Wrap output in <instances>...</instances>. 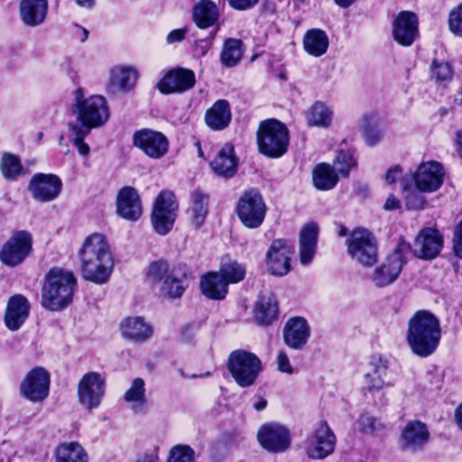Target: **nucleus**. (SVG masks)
Listing matches in <instances>:
<instances>
[{
  "label": "nucleus",
  "mask_w": 462,
  "mask_h": 462,
  "mask_svg": "<svg viewBox=\"0 0 462 462\" xmlns=\"http://www.w3.org/2000/svg\"><path fill=\"white\" fill-rule=\"evenodd\" d=\"M106 393V376L97 372L85 374L78 383L79 403L86 410L98 408Z\"/></svg>",
  "instance_id": "obj_12"
},
{
  "label": "nucleus",
  "mask_w": 462,
  "mask_h": 462,
  "mask_svg": "<svg viewBox=\"0 0 462 462\" xmlns=\"http://www.w3.org/2000/svg\"><path fill=\"white\" fill-rule=\"evenodd\" d=\"M242 54V42L231 38L225 42L220 60L224 66L231 68L238 63Z\"/></svg>",
  "instance_id": "obj_45"
},
{
  "label": "nucleus",
  "mask_w": 462,
  "mask_h": 462,
  "mask_svg": "<svg viewBox=\"0 0 462 462\" xmlns=\"http://www.w3.org/2000/svg\"><path fill=\"white\" fill-rule=\"evenodd\" d=\"M186 289L184 281L172 275L167 276L161 287V293L171 299L180 298Z\"/></svg>",
  "instance_id": "obj_50"
},
{
  "label": "nucleus",
  "mask_w": 462,
  "mask_h": 462,
  "mask_svg": "<svg viewBox=\"0 0 462 462\" xmlns=\"http://www.w3.org/2000/svg\"><path fill=\"white\" fill-rule=\"evenodd\" d=\"M266 204L256 189L245 190L239 198L236 212L241 223L247 228H258L266 216Z\"/></svg>",
  "instance_id": "obj_10"
},
{
  "label": "nucleus",
  "mask_w": 462,
  "mask_h": 462,
  "mask_svg": "<svg viewBox=\"0 0 462 462\" xmlns=\"http://www.w3.org/2000/svg\"><path fill=\"white\" fill-rule=\"evenodd\" d=\"M417 15L410 11H402L393 22L392 33L394 41L402 46H411L416 40L419 30Z\"/></svg>",
  "instance_id": "obj_20"
},
{
  "label": "nucleus",
  "mask_w": 462,
  "mask_h": 462,
  "mask_svg": "<svg viewBox=\"0 0 462 462\" xmlns=\"http://www.w3.org/2000/svg\"><path fill=\"white\" fill-rule=\"evenodd\" d=\"M73 113L80 123L79 128L89 133L91 129L104 125L109 119L110 112L106 99L101 95L85 97L82 88L74 93Z\"/></svg>",
  "instance_id": "obj_4"
},
{
  "label": "nucleus",
  "mask_w": 462,
  "mask_h": 462,
  "mask_svg": "<svg viewBox=\"0 0 462 462\" xmlns=\"http://www.w3.org/2000/svg\"><path fill=\"white\" fill-rule=\"evenodd\" d=\"M77 289L73 272L60 267L51 268L42 282V305L46 310L60 311L72 303Z\"/></svg>",
  "instance_id": "obj_3"
},
{
  "label": "nucleus",
  "mask_w": 462,
  "mask_h": 462,
  "mask_svg": "<svg viewBox=\"0 0 462 462\" xmlns=\"http://www.w3.org/2000/svg\"><path fill=\"white\" fill-rule=\"evenodd\" d=\"M334 166L337 173L347 177L350 171L356 167V160L350 150L339 151L334 160Z\"/></svg>",
  "instance_id": "obj_49"
},
{
  "label": "nucleus",
  "mask_w": 462,
  "mask_h": 462,
  "mask_svg": "<svg viewBox=\"0 0 462 462\" xmlns=\"http://www.w3.org/2000/svg\"><path fill=\"white\" fill-rule=\"evenodd\" d=\"M448 28L455 36L462 38V4L450 11Z\"/></svg>",
  "instance_id": "obj_54"
},
{
  "label": "nucleus",
  "mask_w": 462,
  "mask_h": 462,
  "mask_svg": "<svg viewBox=\"0 0 462 462\" xmlns=\"http://www.w3.org/2000/svg\"><path fill=\"white\" fill-rule=\"evenodd\" d=\"M441 337L439 319L428 310H418L410 319L406 332L408 346L413 354L427 357L435 352Z\"/></svg>",
  "instance_id": "obj_2"
},
{
  "label": "nucleus",
  "mask_w": 462,
  "mask_h": 462,
  "mask_svg": "<svg viewBox=\"0 0 462 462\" xmlns=\"http://www.w3.org/2000/svg\"><path fill=\"white\" fill-rule=\"evenodd\" d=\"M278 305L272 294L259 296L254 309V318L260 325H269L277 317Z\"/></svg>",
  "instance_id": "obj_37"
},
{
  "label": "nucleus",
  "mask_w": 462,
  "mask_h": 462,
  "mask_svg": "<svg viewBox=\"0 0 462 462\" xmlns=\"http://www.w3.org/2000/svg\"><path fill=\"white\" fill-rule=\"evenodd\" d=\"M0 171L7 180H16L23 172L20 158L8 152L2 153L0 158Z\"/></svg>",
  "instance_id": "obj_43"
},
{
  "label": "nucleus",
  "mask_w": 462,
  "mask_h": 462,
  "mask_svg": "<svg viewBox=\"0 0 462 462\" xmlns=\"http://www.w3.org/2000/svg\"><path fill=\"white\" fill-rule=\"evenodd\" d=\"M213 171L221 177L230 178L237 170V158L233 145L226 143L210 163Z\"/></svg>",
  "instance_id": "obj_32"
},
{
  "label": "nucleus",
  "mask_w": 462,
  "mask_h": 462,
  "mask_svg": "<svg viewBox=\"0 0 462 462\" xmlns=\"http://www.w3.org/2000/svg\"><path fill=\"white\" fill-rule=\"evenodd\" d=\"M212 48V40H199L195 43L194 52L197 56H205L208 51Z\"/></svg>",
  "instance_id": "obj_58"
},
{
  "label": "nucleus",
  "mask_w": 462,
  "mask_h": 462,
  "mask_svg": "<svg viewBox=\"0 0 462 462\" xmlns=\"http://www.w3.org/2000/svg\"><path fill=\"white\" fill-rule=\"evenodd\" d=\"M32 236L28 231H15L3 245L0 261L9 267L22 264L32 252Z\"/></svg>",
  "instance_id": "obj_11"
},
{
  "label": "nucleus",
  "mask_w": 462,
  "mask_h": 462,
  "mask_svg": "<svg viewBox=\"0 0 462 462\" xmlns=\"http://www.w3.org/2000/svg\"><path fill=\"white\" fill-rule=\"evenodd\" d=\"M71 130L74 134V144L78 149V152L82 156H88L89 153V146L83 142V138L88 134L85 133V129H81L79 126H72Z\"/></svg>",
  "instance_id": "obj_55"
},
{
  "label": "nucleus",
  "mask_w": 462,
  "mask_h": 462,
  "mask_svg": "<svg viewBox=\"0 0 462 462\" xmlns=\"http://www.w3.org/2000/svg\"><path fill=\"white\" fill-rule=\"evenodd\" d=\"M71 32H72V35L74 36V38L79 40L81 42H84L88 37V31L86 28L81 27L78 24H75L72 27Z\"/></svg>",
  "instance_id": "obj_63"
},
{
  "label": "nucleus",
  "mask_w": 462,
  "mask_h": 462,
  "mask_svg": "<svg viewBox=\"0 0 462 462\" xmlns=\"http://www.w3.org/2000/svg\"><path fill=\"white\" fill-rule=\"evenodd\" d=\"M294 253L293 245L287 240H274L266 254L268 272L275 276H283L291 271V259Z\"/></svg>",
  "instance_id": "obj_15"
},
{
  "label": "nucleus",
  "mask_w": 462,
  "mask_h": 462,
  "mask_svg": "<svg viewBox=\"0 0 462 462\" xmlns=\"http://www.w3.org/2000/svg\"><path fill=\"white\" fill-rule=\"evenodd\" d=\"M199 289L207 299L213 300H222L228 293L227 282L218 272L203 274L200 277Z\"/></svg>",
  "instance_id": "obj_30"
},
{
  "label": "nucleus",
  "mask_w": 462,
  "mask_h": 462,
  "mask_svg": "<svg viewBox=\"0 0 462 462\" xmlns=\"http://www.w3.org/2000/svg\"><path fill=\"white\" fill-rule=\"evenodd\" d=\"M81 277L96 284L106 283L114 271L115 258L106 236L101 233L88 236L78 251Z\"/></svg>",
  "instance_id": "obj_1"
},
{
  "label": "nucleus",
  "mask_w": 462,
  "mask_h": 462,
  "mask_svg": "<svg viewBox=\"0 0 462 462\" xmlns=\"http://www.w3.org/2000/svg\"><path fill=\"white\" fill-rule=\"evenodd\" d=\"M379 117L377 114L370 112L363 115L360 120L362 135L365 143L369 146L375 145L382 139L383 134L377 129Z\"/></svg>",
  "instance_id": "obj_41"
},
{
  "label": "nucleus",
  "mask_w": 462,
  "mask_h": 462,
  "mask_svg": "<svg viewBox=\"0 0 462 462\" xmlns=\"http://www.w3.org/2000/svg\"><path fill=\"white\" fill-rule=\"evenodd\" d=\"M132 142L134 147L154 160L164 157L170 148L167 136L152 128H141L135 131L132 136Z\"/></svg>",
  "instance_id": "obj_13"
},
{
  "label": "nucleus",
  "mask_w": 462,
  "mask_h": 462,
  "mask_svg": "<svg viewBox=\"0 0 462 462\" xmlns=\"http://www.w3.org/2000/svg\"><path fill=\"white\" fill-rule=\"evenodd\" d=\"M195 451L188 445H175L168 455L166 462H194Z\"/></svg>",
  "instance_id": "obj_52"
},
{
  "label": "nucleus",
  "mask_w": 462,
  "mask_h": 462,
  "mask_svg": "<svg viewBox=\"0 0 462 462\" xmlns=\"http://www.w3.org/2000/svg\"><path fill=\"white\" fill-rule=\"evenodd\" d=\"M47 10V0H22L20 4L21 19L28 26L41 24L46 17Z\"/></svg>",
  "instance_id": "obj_34"
},
{
  "label": "nucleus",
  "mask_w": 462,
  "mask_h": 462,
  "mask_svg": "<svg viewBox=\"0 0 462 462\" xmlns=\"http://www.w3.org/2000/svg\"><path fill=\"white\" fill-rule=\"evenodd\" d=\"M411 245L400 240L394 250L378 264L369 275V280L377 288H385L394 283L407 260L406 253L410 251Z\"/></svg>",
  "instance_id": "obj_5"
},
{
  "label": "nucleus",
  "mask_w": 462,
  "mask_h": 462,
  "mask_svg": "<svg viewBox=\"0 0 462 462\" xmlns=\"http://www.w3.org/2000/svg\"><path fill=\"white\" fill-rule=\"evenodd\" d=\"M56 460L57 462H88V456L80 444L69 442L57 448Z\"/></svg>",
  "instance_id": "obj_42"
},
{
  "label": "nucleus",
  "mask_w": 462,
  "mask_h": 462,
  "mask_svg": "<svg viewBox=\"0 0 462 462\" xmlns=\"http://www.w3.org/2000/svg\"><path fill=\"white\" fill-rule=\"evenodd\" d=\"M314 187L319 190L332 189L338 181L337 173L328 163H319L312 171Z\"/></svg>",
  "instance_id": "obj_40"
},
{
  "label": "nucleus",
  "mask_w": 462,
  "mask_h": 462,
  "mask_svg": "<svg viewBox=\"0 0 462 462\" xmlns=\"http://www.w3.org/2000/svg\"><path fill=\"white\" fill-rule=\"evenodd\" d=\"M402 176V171L399 166L390 168L385 174V180L389 184L396 182Z\"/></svg>",
  "instance_id": "obj_62"
},
{
  "label": "nucleus",
  "mask_w": 462,
  "mask_h": 462,
  "mask_svg": "<svg viewBox=\"0 0 462 462\" xmlns=\"http://www.w3.org/2000/svg\"><path fill=\"white\" fill-rule=\"evenodd\" d=\"M29 310L30 304L24 296L21 294L12 296L8 300L5 315L6 327L11 330H17L28 318Z\"/></svg>",
  "instance_id": "obj_28"
},
{
  "label": "nucleus",
  "mask_w": 462,
  "mask_h": 462,
  "mask_svg": "<svg viewBox=\"0 0 462 462\" xmlns=\"http://www.w3.org/2000/svg\"><path fill=\"white\" fill-rule=\"evenodd\" d=\"M219 17L217 5L211 0H200L192 11V19L200 29H208L217 23Z\"/></svg>",
  "instance_id": "obj_35"
},
{
  "label": "nucleus",
  "mask_w": 462,
  "mask_h": 462,
  "mask_svg": "<svg viewBox=\"0 0 462 462\" xmlns=\"http://www.w3.org/2000/svg\"><path fill=\"white\" fill-rule=\"evenodd\" d=\"M218 273L226 281L228 286L230 283H238L243 281L245 277L246 270L244 264L232 261L222 263Z\"/></svg>",
  "instance_id": "obj_46"
},
{
  "label": "nucleus",
  "mask_w": 462,
  "mask_h": 462,
  "mask_svg": "<svg viewBox=\"0 0 462 462\" xmlns=\"http://www.w3.org/2000/svg\"><path fill=\"white\" fill-rule=\"evenodd\" d=\"M346 245L347 254L353 261L364 266H373L378 259V247L374 235L365 228H355L348 236Z\"/></svg>",
  "instance_id": "obj_7"
},
{
  "label": "nucleus",
  "mask_w": 462,
  "mask_h": 462,
  "mask_svg": "<svg viewBox=\"0 0 462 462\" xmlns=\"http://www.w3.org/2000/svg\"><path fill=\"white\" fill-rule=\"evenodd\" d=\"M116 213L128 221H137L143 215V205L138 191L129 186L123 187L116 196Z\"/></svg>",
  "instance_id": "obj_25"
},
{
  "label": "nucleus",
  "mask_w": 462,
  "mask_h": 462,
  "mask_svg": "<svg viewBox=\"0 0 462 462\" xmlns=\"http://www.w3.org/2000/svg\"><path fill=\"white\" fill-rule=\"evenodd\" d=\"M124 400L127 404V408L133 413L143 415L149 408L148 400L146 398L145 383L142 378L134 379L128 389L124 394Z\"/></svg>",
  "instance_id": "obj_29"
},
{
  "label": "nucleus",
  "mask_w": 462,
  "mask_h": 462,
  "mask_svg": "<svg viewBox=\"0 0 462 462\" xmlns=\"http://www.w3.org/2000/svg\"><path fill=\"white\" fill-rule=\"evenodd\" d=\"M169 264L164 260L152 262L147 268L146 277L152 284L160 283L168 275Z\"/></svg>",
  "instance_id": "obj_51"
},
{
  "label": "nucleus",
  "mask_w": 462,
  "mask_h": 462,
  "mask_svg": "<svg viewBox=\"0 0 462 462\" xmlns=\"http://www.w3.org/2000/svg\"><path fill=\"white\" fill-rule=\"evenodd\" d=\"M229 5L236 10H246L254 6L259 0H227Z\"/></svg>",
  "instance_id": "obj_61"
},
{
  "label": "nucleus",
  "mask_w": 462,
  "mask_h": 462,
  "mask_svg": "<svg viewBox=\"0 0 462 462\" xmlns=\"http://www.w3.org/2000/svg\"><path fill=\"white\" fill-rule=\"evenodd\" d=\"M134 462H160L159 447H154L152 450L145 452Z\"/></svg>",
  "instance_id": "obj_60"
},
{
  "label": "nucleus",
  "mask_w": 462,
  "mask_h": 462,
  "mask_svg": "<svg viewBox=\"0 0 462 462\" xmlns=\"http://www.w3.org/2000/svg\"><path fill=\"white\" fill-rule=\"evenodd\" d=\"M401 208V201L394 195H390L386 199L383 209L387 211L395 210Z\"/></svg>",
  "instance_id": "obj_64"
},
{
  "label": "nucleus",
  "mask_w": 462,
  "mask_h": 462,
  "mask_svg": "<svg viewBox=\"0 0 462 462\" xmlns=\"http://www.w3.org/2000/svg\"><path fill=\"white\" fill-rule=\"evenodd\" d=\"M329 45L327 33L320 29H310L306 32L303 37L304 51L313 57L324 55Z\"/></svg>",
  "instance_id": "obj_38"
},
{
  "label": "nucleus",
  "mask_w": 462,
  "mask_h": 462,
  "mask_svg": "<svg viewBox=\"0 0 462 462\" xmlns=\"http://www.w3.org/2000/svg\"><path fill=\"white\" fill-rule=\"evenodd\" d=\"M50 376L42 368L32 369L21 384V393L32 402H41L49 393Z\"/></svg>",
  "instance_id": "obj_22"
},
{
  "label": "nucleus",
  "mask_w": 462,
  "mask_h": 462,
  "mask_svg": "<svg viewBox=\"0 0 462 462\" xmlns=\"http://www.w3.org/2000/svg\"><path fill=\"white\" fill-rule=\"evenodd\" d=\"M454 253L459 258H462V220L457 224L454 232L453 239Z\"/></svg>",
  "instance_id": "obj_57"
},
{
  "label": "nucleus",
  "mask_w": 462,
  "mask_h": 462,
  "mask_svg": "<svg viewBox=\"0 0 462 462\" xmlns=\"http://www.w3.org/2000/svg\"><path fill=\"white\" fill-rule=\"evenodd\" d=\"M179 203L175 194L162 190L156 197L152 209L151 223L153 230L160 236L168 235L177 219Z\"/></svg>",
  "instance_id": "obj_8"
},
{
  "label": "nucleus",
  "mask_w": 462,
  "mask_h": 462,
  "mask_svg": "<svg viewBox=\"0 0 462 462\" xmlns=\"http://www.w3.org/2000/svg\"><path fill=\"white\" fill-rule=\"evenodd\" d=\"M319 226L315 222L303 226L300 233V257L302 264H309L316 253Z\"/></svg>",
  "instance_id": "obj_33"
},
{
  "label": "nucleus",
  "mask_w": 462,
  "mask_h": 462,
  "mask_svg": "<svg viewBox=\"0 0 462 462\" xmlns=\"http://www.w3.org/2000/svg\"><path fill=\"white\" fill-rule=\"evenodd\" d=\"M208 197L200 192H194L192 204L189 208L192 225L199 228L204 223L208 215Z\"/></svg>",
  "instance_id": "obj_44"
},
{
  "label": "nucleus",
  "mask_w": 462,
  "mask_h": 462,
  "mask_svg": "<svg viewBox=\"0 0 462 462\" xmlns=\"http://www.w3.org/2000/svg\"><path fill=\"white\" fill-rule=\"evenodd\" d=\"M430 439L429 430L423 422L409 421L402 429L400 443L402 448L416 451L422 448Z\"/></svg>",
  "instance_id": "obj_27"
},
{
  "label": "nucleus",
  "mask_w": 462,
  "mask_h": 462,
  "mask_svg": "<svg viewBox=\"0 0 462 462\" xmlns=\"http://www.w3.org/2000/svg\"><path fill=\"white\" fill-rule=\"evenodd\" d=\"M61 179L52 173H35L28 183L32 198L41 203L55 200L62 190Z\"/></svg>",
  "instance_id": "obj_14"
},
{
  "label": "nucleus",
  "mask_w": 462,
  "mask_h": 462,
  "mask_svg": "<svg viewBox=\"0 0 462 462\" xmlns=\"http://www.w3.org/2000/svg\"><path fill=\"white\" fill-rule=\"evenodd\" d=\"M227 366L236 383L241 387L254 384L262 371V362L258 356L245 350L232 352Z\"/></svg>",
  "instance_id": "obj_9"
},
{
  "label": "nucleus",
  "mask_w": 462,
  "mask_h": 462,
  "mask_svg": "<svg viewBox=\"0 0 462 462\" xmlns=\"http://www.w3.org/2000/svg\"><path fill=\"white\" fill-rule=\"evenodd\" d=\"M186 34H187V30L185 28L172 30L167 35L166 42L169 44L180 42L181 41L184 40Z\"/></svg>",
  "instance_id": "obj_59"
},
{
  "label": "nucleus",
  "mask_w": 462,
  "mask_h": 462,
  "mask_svg": "<svg viewBox=\"0 0 462 462\" xmlns=\"http://www.w3.org/2000/svg\"><path fill=\"white\" fill-rule=\"evenodd\" d=\"M119 328L124 338L138 343L147 340L152 335V327L141 317L124 319Z\"/></svg>",
  "instance_id": "obj_31"
},
{
  "label": "nucleus",
  "mask_w": 462,
  "mask_h": 462,
  "mask_svg": "<svg viewBox=\"0 0 462 462\" xmlns=\"http://www.w3.org/2000/svg\"><path fill=\"white\" fill-rule=\"evenodd\" d=\"M258 440L268 451L282 452L287 449L291 443L288 430L277 423H268L259 430Z\"/></svg>",
  "instance_id": "obj_24"
},
{
  "label": "nucleus",
  "mask_w": 462,
  "mask_h": 462,
  "mask_svg": "<svg viewBox=\"0 0 462 462\" xmlns=\"http://www.w3.org/2000/svg\"><path fill=\"white\" fill-rule=\"evenodd\" d=\"M357 430L364 434H376L384 430V423L370 413H363L356 423Z\"/></svg>",
  "instance_id": "obj_47"
},
{
  "label": "nucleus",
  "mask_w": 462,
  "mask_h": 462,
  "mask_svg": "<svg viewBox=\"0 0 462 462\" xmlns=\"http://www.w3.org/2000/svg\"><path fill=\"white\" fill-rule=\"evenodd\" d=\"M289 142V132L282 123L275 119L261 123L257 132L260 152L271 158L281 157L286 152Z\"/></svg>",
  "instance_id": "obj_6"
},
{
  "label": "nucleus",
  "mask_w": 462,
  "mask_h": 462,
  "mask_svg": "<svg viewBox=\"0 0 462 462\" xmlns=\"http://www.w3.org/2000/svg\"><path fill=\"white\" fill-rule=\"evenodd\" d=\"M305 118L308 125L328 128L333 120V111L326 103L316 101L306 111Z\"/></svg>",
  "instance_id": "obj_39"
},
{
  "label": "nucleus",
  "mask_w": 462,
  "mask_h": 462,
  "mask_svg": "<svg viewBox=\"0 0 462 462\" xmlns=\"http://www.w3.org/2000/svg\"><path fill=\"white\" fill-rule=\"evenodd\" d=\"M231 121V109L226 100L219 99L207 110L205 122L212 130H223Z\"/></svg>",
  "instance_id": "obj_36"
},
{
  "label": "nucleus",
  "mask_w": 462,
  "mask_h": 462,
  "mask_svg": "<svg viewBox=\"0 0 462 462\" xmlns=\"http://www.w3.org/2000/svg\"><path fill=\"white\" fill-rule=\"evenodd\" d=\"M336 437L327 422H320L306 442L307 455L313 459H323L335 448Z\"/></svg>",
  "instance_id": "obj_17"
},
{
  "label": "nucleus",
  "mask_w": 462,
  "mask_h": 462,
  "mask_svg": "<svg viewBox=\"0 0 462 462\" xmlns=\"http://www.w3.org/2000/svg\"><path fill=\"white\" fill-rule=\"evenodd\" d=\"M442 246L441 234L437 229L426 227L420 231L410 250L411 249L413 254L418 258L430 260L440 253Z\"/></svg>",
  "instance_id": "obj_19"
},
{
  "label": "nucleus",
  "mask_w": 462,
  "mask_h": 462,
  "mask_svg": "<svg viewBox=\"0 0 462 462\" xmlns=\"http://www.w3.org/2000/svg\"><path fill=\"white\" fill-rule=\"evenodd\" d=\"M195 82L196 78L192 70L173 69L157 83V88L162 94L181 93L190 89Z\"/></svg>",
  "instance_id": "obj_23"
},
{
  "label": "nucleus",
  "mask_w": 462,
  "mask_h": 462,
  "mask_svg": "<svg viewBox=\"0 0 462 462\" xmlns=\"http://www.w3.org/2000/svg\"><path fill=\"white\" fill-rule=\"evenodd\" d=\"M310 337V327L308 321L301 317L290 319L283 328L285 344L292 349H301Z\"/></svg>",
  "instance_id": "obj_26"
},
{
  "label": "nucleus",
  "mask_w": 462,
  "mask_h": 462,
  "mask_svg": "<svg viewBox=\"0 0 462 462\" xmlns=\"http://www.w3.org/2000/svg\"><path fill=\"white\" fill-rule=\"evenodd\" d=\"M138 78L139 72L134 66L114 65L109 69L106 89L111 93H128L135 88Z\"/></svg>",
  "instance_id": "obj_18"
},
{
  "label": "nucleus",
  "mask_w": 462,
  "mask_h": 462,
  "mask_svg": "<svg viewBox=\"0 0 462 462\" xmlns=\"http://www.w3.org/2000/svg\"><path fill=\"white\" fill-rule=\"evenodd\" d=\"M405 194L403 196L405 205L408 209H421L425 203L426 199L424 196L421 194L422 192L417 190H411L404 188Z\"/></svg>",
  "instance_id": "obj_53"
},
{
  "label": "nucleus",
  "mask_w": 462,
  "mask_h": 462,
  "mask_svg": "<svg viewBox=\"0 0 462 462\" xmlns=\"http://www.w3.org/2000/svg\"><path fill=\"white\" fill-rule=\"evenodd\" d=\"M388 362L381 356H372L365 365L364 383L368 391H380L390 387L392 383L388 379Z\"/></svg>",
  "instance_id": "obj_21"
},
{
  "label": "nucleus",
  "mask_w": 462,
  "mask_h": 462,
  "mask_svg": "<svg viewBox=\"0 0 462 462\" xmlns=\"http://www.w3.org/2000/svg\"><path fill=\"white\" fill-rule=\"evenodd\" d=\"M277 369L283 374H291L293 368L291 365L290 358L284 350H280L276 357Z\"/></svg>",
  "instance_id": "obj_56"
},
{
  "label": "nucleus",
  "mask_w": 462,
  "mask_h": 462,
  "mask_svg": "<svg viewBox=\"0 0 462 462\" xmlns=\"http://www.w3.org/2000/svg\"><path fill=\"white\" fill-rule=\"evenodd\" d=\"M430 78L437 83L449 82L453 78V68L445 60H433L430 65Z\"/></svg>",
  "instance_id": "obj_48"
},
{
  "label": "nucleus",
  "mask_w": 462,
  "mask_h": 462,
  "mask_svg": "<svg viewBox=\"0 0 462 462\" xmlns=\"http://www.w3.org/2000/svg\"><path fill=\"white\" fill-rule=\"evenodd\" d=\"M443 166L435 161L421 162L417 168L413 179L416 189L423 193H432L440 189L444 181Z\"/></svg>",
  "instance_id": "obj_16"
}]
</instances>
